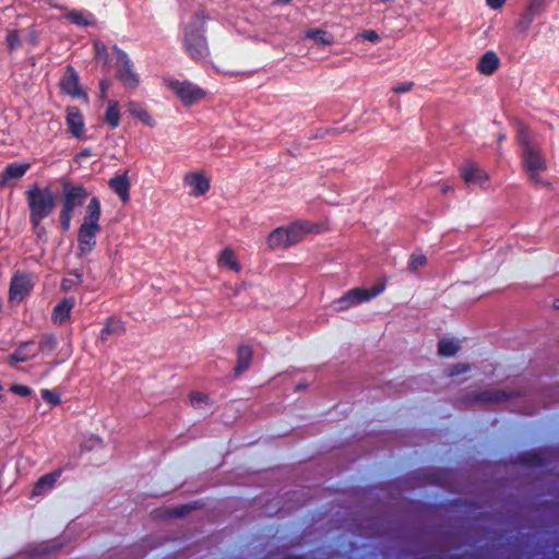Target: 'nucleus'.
Here are the masks:
<instances>
[{"instance_id": "11", "label": "nucleus", "mask_w": 559, "mask_h": 559, "mask_svg": "<svg viewBox=\"0 0 559 559\" xmlns=\"http://www.w3.org/2000/svg\"><path fill=\"white\" fill-rule=\"evenodd\" d=\"M546 8L547 3L540 0H530L515 24L516 29L521 33H526L534 20L539 16Z\"/></svg>"}, {"instance_id": "2", "label": "nucleus", "mask_w": 559, "mask_h": 559, "mask_svg": "<svg viewBox=\"0 0 559 559\" xmlns=\"http://www.w3.org/2000/svg\"><path fill=\"white\" fill-rule=\"evenodd\" d=\"M207 16L204 13H195L192 21L182 31V47L193 61H203L210 57V46L206 38Z\"/></svg>"}, {"instance_id": "14", "label": "nucleus", "mask_w": 559, "mask_h": 559, "mask_svg": "<svg viewBox=\"0 0 559 559\" xmlns=\"http://www.w3.org/2000/svg\"><path fill=\"white\" fill-rule=\"evenodd\" d=\"M316 225L308 221H297L289 226H284L286 231V240L292 247L302 240V238L314 230Z\"/></svg>"}, {"instance_id": "21", "label": "nucleus", "mask_w": 559, "mask_h": 559, "mask_svg": "<svg viewBox=\"0 0 559 559\" xmlns=\"http://www.w3.org/2000/svg\"><path fill=\"white\" fill-rule=\"evenodd\" d=\"M61 476V471H53L51 473L45 474L35 483L32 496L37 497L44 495L47 490L55 487L57 480Z\"/></svg>"}, {"instance_id": "52", "label": "nucleus", "mask_w": 559, "mask_h": 559, "mask_svg": "<svg viewBox=\"0 0 559 559\" xmlns=\"http://www.w3.org/2000/svg\"><path fill=\"white\" fill-rule=\"evenodd\" d=\"M554 307H555L556 309H559V300H556V301L554 302Z\"/></svg>"}, {"instance_id": "50", "label": "nucleus", "mask_w": 559, "mask_h": 559, "mask_svg": "<svg viewBox=\"0 0 559 559\" xmlns=\"http://www.w3.org/2000/svg\"><path fill=\"white\" fill-rule=\"evenodd\" d=\"M72 285V282L70 280H63L62 282V288L68 289Z\"/></svg>"}, {"instance_id": "15", "label": "nucleus", "mask_w": 559, "mask_h": 559, "mask_svg": "<svg viewBox=\"0 0 559 559\" xmlns=\"http://www.w3.org/2000/svg\"><path fill=\"white\" fill-rule=\"evenodd\" d=\"M108 187L117 194L122 203H128L130 201L131 183L128 171L110 178L108 181Z\"/></svg>"}, {"instance_id": "24", "label": "nucleus", "mask_w": 559, "mask_h": 559, "mask_svg": "<svg viewBox=\"0 0 559 559\" xmlns=\"http://www.w3.org/2000/svg\"><path fill=\"white\" fill-rule=\"evenodd\" d=\"M128 111L129 114L139 119L143 124L148 127H154L155 121L150 115V112L146 110V108L141 104L136 102H129L128 105Z\"/></svg>"}, {"instance_id": "9", "label": "nucleus", "mask_w": 559, "mask_h": 559, "mask_svg": "<svg viewBox=\"0 0 559 559\" xmlns=\"http://www.w3.org/2000/svg\"><path fill=\"white\" fill-rule=\"evenodd\" d=\"M33 288L34 282L32 274L22 272L14 273L10 282L9 301H23L31 294Z\"/></svg>"}, {"instance_id": "7", "label": "nucleus", "mask_w": 559, "mask_h": 559, "mask_svg": "<svg viewBox=\"0 0 559 559\" xmlns=\"http://www.w3.org/2000/svg\"><path fill=\"white\" fill-rule=\"evenodd\" d=\"M112 49L117 57V79L122 83V85L126 88H136L140 84V76L134 70L133 62L129 58L128 53L120 49L118 46H114Z\"/></svg>"}, {"instance_id": "41", "label": "nucleus", "mask_w": 559, "mask_h": 559, "mask_svg": "<svg viewBox=\"0 0 559 559\" xmlns=\"http://www.w3.org/2000/svg\"><path fill=\"white\" fill-rule=\"evenodd\" d=\"M468 370H469V365H467V364H455V365L450 367L449 376H451V377L459 376L461 373H465Z\"/></svg>"}, {"instance_id": "13", "label": "nucleus", "mask_w": 559, "mask_h": 559, "mask_svg": "<svg viewBox=\"0 0 559 559\" xmlns=\"http://www.w3.org/2000/svg\"><path fill=\"white\" fill-rule=\"evenodd\" d=\"M66 123L72 136L81 139L85 134V121L81 110L76 106L66 108Z\"/></svg>"}, {"instance_id": "35", "label": "nucleus", "mask_w": 559, "mask_h": 559, "mask_svg": "<svg viewBox=\"0 0 559 559\" xmlns=\"http://www.w3.org/2000/svg\"><path fill=\"white\" fill-rule=\"evenodd\" d=\"M427 264V258L424 254H412L408 261V270L411 272H417L419 267Z\"/></svg>"}, {"instance_id": "10", "label": "nucleus", "mask_w": 559, "mask_h": 559, "mask_svg": "<svg viewBox=\"0 0 559 559\" xmlns=\"http://www.w3.org/2000/svg\"><path fill=\"white\" fill-rule=\"evenodd\" d=\"M513 392L500 389L484 390L479 392H472L465 396V402L468 403H480V404H493L501 403L513 397Z\"/></svg>"}, {"instance_id": "33", "label": "nucleus", "mask_w": 559, "mask_h": 559, "mask_svg": "<svg viewBox=\"0 0 559 559\" xmlns=\"http://www.w3.org/2000/svg\"><path fill=\"white\" fill-rule=\"evenodd\" d=\"M5 44L10 52L21 48L22 41L17 29H9L5 37Z\"/></svg>"}, {"instance_id": "26", "label": "nucleus", "mask_w": 559, "mask_h": 559, "mask_svg": "<svg viewBox=\"0 0 559 559\" xmlns=\"http://www.w3.org/2000/svg\"><path fill=\"white\" fill-rule=\"evenodd\" d=\"M121 120L120 106L117 100H109L104 115V123L111 129L119 127Z\"/></svg>"}, {"instance_id": "34", "label": "nucleus", "mask_w": 559, "mask_h": 559, "mask_svg": "<svg viewBox=\"0 0 559 559\" xmlns=\"http://www.w3.org/2000/svg\"><path fill=\"white\" fill-rule=\"evenodd\" d=\"M68 19L80 26H87L91 25L92 22L88 20L87 15L81 11H71L68 14Z\"/></svg>"}, {"instance_id": "4", "label": "nucleus", "mask_w": 559, "mask_h": 559, "mask_svg": "<svg viewBox=\"0 0 559 559\" xmlns=\"http://www.w3.org/2000/svg\"><path fill=\"white\" fill-rule=\"evenodd\" d=\"M62 197L59 212V223L62 231H68L74 211L84 204L88 198V191L83 185H73L69 179L61 180Z\"/></svg>"}, {"instance_id": "22", "label": "nucleus", "mask_w": 559, "mask_h": 559, "mask_svg": "<svg viewBox=\"0 0 559 559\" xmlns=\"http://www.w3.org/2000/svg\"><path fill=\"white\" fill-rule=\"evenodd\" d=\"M124 332H126V328H124L123 322L116 317H109L106 320L105 325L100 331L99 338L102 342H106L109 338V336H111V335L120 336V335L124 334Z\"/></svg>"}, {"instance_id": "46", "label": "nucleus", "mask_w": 559, "mask_h": 559, "mask_svg": "<svg viewBox=\"0 0 559 559\" xmlns=\"http://www.w3.org/2000/svg\"><path fill=\"white\" fill-rule=\"evenodd\" d=\"M28 41L34 47L38 45V32H37L35 25H32L28 28Z\"/></svg>"}, {"instance_id": "32", "label": "nucleus", "mask_w": 559, "mask_h": 559, "mask_svg": "<svg viewBox=\"0 0 559 559\" xmlns=\"http://www.w3.org/2000/svg\"><path fill=\"white\" fill-rule=\"evenodd\" d=\"M58 346V340L55 334L47 333L40 337L38 343V352L43 354H49L53 352Z\"/></svg>"}, {"instance_id": "54", "label": "nucleus", "mask_w": 559, "mask_h": 559, "mask_svg": "<svg viewBox=\"0 0 559 559\" xmlns=\"http://www.w3.org/2000/svg\"><path fill=\"white\" fill-rule=\"evenodd\" d=\"M2 390H3V386H2V384L0 383V391H2ZM0 399H2V395H1V394H0Z\"/></svg>"}, {"instance_id": "19", "label": "nucleus", "mask_w": 559, "mask_h": 559, "mask_svg": "<svg viewBox=\"0 0 559 559\" xmlns=\"http://www.w3.org/2000/svg\"><path fill=\"white\" fill-rule=\"evenodd\" d=\"M75 305V300L73 298H64L59 301L52 309L51 320L55 324H63L67 320L70 319L71 310Z\"/></svg>"}, {"instance_id": "38", "label": "nucleus", "mask_w": 559, "mask_h": 559, "mask_svg": "<svg viewBox=\"0 0 559 559\" xmlns=\"http://www.w3.org/2000/svg\"><path fill=\"white\" fill-rule=\"evenodd\" d=\"M209 400L207 395L200 392H192L190 394V402L193 407H200L202 403H206Z\"/></svg>"}, {"instance_id": "23", "label": "nucleus", "mask_w": 559, "mask_h": 559, "mask_svg": "<svg viewBox=\"0 0 559 559\" xmlns=\"http://www.w3.org/2000/svg\"><path fill=\"white\" fill-rule=\"evenodd\" d=\"M252 348L249 345H240L237 350V364L234 369L235 374L239 376L250 368L252 361Z\"/></svg>"}, {"instance_id": "30", "label": "nucleus", "mask_w": 559, "mask_h": 559, "mask_svg": "<svg viewBox=\"0 0 559 559\" xmlns=\"http://www.w3.org/2000/svg\"><path fill=\"white\" fill-rule=\"evenodd\" d=\"M218 263L229 267L235 272H239L241 269L235 252L229 248H225L222 251Z\"/></svg>"}, {"instance_id": "49", "label": "nucleus", "mask_w": 559, "mask_h": 559, "mask_svg": "<svg viewBox=\"0 0 559 559\" xmlns=\"http://www.w3.org/2000/svg\"><path fill=\"white\" fill-rule=\"evenodd\" d=\"M91 155H92V151L90 148H84L83 151L80 152L79 157L85 158V157H90Z\"/></svg>"}, {"instance_id": "27", "label": "nucleus", "mask_w": 559, "mask_h": 559, "mask_svg": "<svg viewBox=\"0 0 559 559\" xmlns=\"http://www.w3.org/2000/svg\"><path fill=\"white\" fill-rule=\"evenodd\" d=\"M267 246L274 250L276 248H288V240H286V231L284 226L275 228L266 238Z\"/></svg>"}, {"instance_id": "45", "label": "nucleus", "mask_w": 559, "mask_h": 559, "mask_svg": "<svg viewBox=\"0 0 559 559\" xmlns=\"http://www.w3.org/2000/svg\"><path fill=\"white\" fill-rule=\"evenodd\" d=\"M109 87H110V82L107 79H103L99 82V98L100 99H105L107 97Z\"/></svg>"}, {"instance_id": "51", "label": "nucleus", "mask_w": 559, "mask_h": 559, "mask_svg": "<svg viewBox=\"0 0 559 559\" xmlns=\"http://www.w3.org/2000/svg\"><path fill=\"white\" fill-rule=\"evenodd\" d=\"M74 275L76 276L78 282H79V283H81V282H82V276H83V274H82L81 272H79V271H75V272H74Z\"/></svg>"}, {"instance_id": "44", "label": "nucleus", "mask_w": 559, "mask_h": 559, "mask_svg": "<svg viewBox=\"0 0 559 559\" xmlns=\"http://www.w3.org/2000/svg\"><path fill=\"white\" fill-rule=\"evenodd\" d=\"M413 87H414L413 82H403V83H400V84L395 85L394 87H392V91L395 94H401V93H406V92L412 91Z\"/></svg>"}, {"instance_id": "18", "label": "nucleus", "mask_w": 559, "mask_h": 559, "mask_svg": "<svg viewBox=\"0 0 559 559\" xmlns=\"http://www.w3.org/2000/svg\"><path fill=\"white\" fill-rule=\"evenodd\" d=\"M500 67V58L492 51H486L477 62V71L484 75H492Z\"/></svg>"}, {"instance_id": "36", "label": "nucleus", "mask_w": 559, "mask_h": 559, "mask_svg": "<svg viewBox=\"0 0 559 559\" xmlns=\"http://www.w3.org/2000/svg\"><path fill=\"white\" fill-rule=\"evenodd\" d=\"M41 399L52 406H57L61 403L60 395L49 389H43L40 391Z\"/></svg>"}, {"instance_id": "47", "label": "nucleus", "mask_w": 559, "mask_h": 559, "mask_svg": "<svg viewBox=\"0 0 559 559\" xmlns=\"http://www.w3.org/2000/svg\"><path fill=\"white\" fill-rule=\"evenodd\" d=\"M486 2L491 9L498 10L506 4L507 0H486Z\"/></svg>"}, {"instance_id": "8", "label": "nucleus", "mask_w": 559, "mask_h": 559, "mask_svg": "<svg viewBox=\"0 0 559 559\" xmlns=\"http://www.w3.org/2000/svg\"><path fill=\"white\" fill-rule=\"evenodd\" d=\"M168 87L185 106H191L205 97V91L189 81H169Z\"/></svg>"}, {"instance_id": "29", "label": "nucleus", "mask_w": 559, "mask_h": 559, "mask_svg": "<svg viewBox=\"0 0 559 559\" xmlns=\"http://www.w3.org/2000/svg\"><path fill=\"white\" fill-rule=\"evenodd\" d=\"M460 348L461 346L459 342L452 338H441L438 343V353L442 357H452L460 350Z\"/></svg>"}, {"instance_id": "17", "label": "nucleus", "mask_w": 559, "mask_h": 559, "mask_svg": "<svg viewBox=\"0 0 559 559\" xmlns=\"http://www.w3.org/2000/svg\"><path fill=\"white\" fill-rule=\"evenodd\" d=\"M185 183L192 190L190 192L193 197L205 194L210 190V180L200 173H191L185 177Z\"/></svg>"}, {"instance_id": "25", "label": "nucleus", "mask_w": 559, "mask_h": 559, "mask_svg": "<svg viewBox=\"0 0 559 559\" xmlns=\"http://www.w3.org/2000/svg\"><path fill=\"white\" fill-rule=\"evenodd\" d=\"M515 462L528 467H543L546 465V460L543 453L537 451L521 453L516 456Z\"/></svg>"}, {"instance_id": "3", "label": "nucleus", "mask_w": 559, "mask_h": 559, "mask_svg": "<svg viewBox=\"0 0 559 559\" xmlns=\"http://www.w3.org/2000/svg\"><path fill=\"white\" fill-rule=\"evenodd\" d=\"M100 216V201L93 197L85 207L83 223L78 230V258L86 257L95 249L97 234L102 230Z\"/></svg>"}, {"instance_id": "6", "label": "nucleus", "mask_w": 559, "mask_h": 559, "mask_svg": "<svg viewBox=\"0 0 559 559\" xmlns=\"http://www.w3.org/2000/svg\"><path fill=\"white\" fill-rule=\"evenodd\" d=\"M384 283H378L371 288H353L338 299L334 300L333 307L336 311H344L359 304L371 300L383 293Z\"/></svg>"}, {"instance_id": "12", "label": "nucleus", "mask_w": 559, "mask_h": 559, "mask_svg": "<svg viewBox=\"0 0 559 559\" xmlns=\"http://www.w3.org/2000/svg\"><path fill=\"white\" fill-rule=\"evenodd\" d=\"M59 85L61 91L71 97H86V94L81 88L79 74L72 66H67Z\"/></svg>"}, {"instance_id": "28", "label": "nucleus", "mask_w": 559, "mask_h": 559, "mask_svg": "<svg viewBox=\"0 0 559 559\" xmlns=\"http://www.w3.org/2000/svg\"><path fill=\"white\" fill-rule=\"evenodd\" d=\"M33 345L32 341L24 342L17 346L9 358L10 364L25 362L32 359L36 354H28L27 348Z\"/></svg>"}, {"instance_id": "42", "label": "nucleus", "mask_w": 559, "mask_h": 559, "mask_svg": "<svg viewBox=\"0 0 559 559\" xmlns=\"http://www.w3.org/2000/svg\"><path fill=\"white\" fill-rule=\"evenodd\" d=\"M194 507L192 504H182L171 510V515L174 516H185L187 515Z\"/></svg>"}, {"instance_id": "37", "label": "nucleus", "mask_w": 559, "mask_h": 559, "mask_svg": "<svg viewBox=\"0 0 559 559\" xmlns=\"http://www.w3.org/2000/svg\"><path fill=\"white\" fill-rule=\"evenodd\" d=\"M45 218H29L32 230L38 239H43L46 236V228L41 225Z\"/></svg>"}, {"instance_id": "39", "label": "nucleus", "mask_w": 559, "mask_h": 559, "mask_svg": "<svg viewBox=\"0 0 559 559\" xmlns=\"http://www.w3.org/2000/svg\"><path fill=\"white\" fill-rule=\"evenodd\" d=\"M94 48H95V53H96V57L99 58V59H104L105 61H107L108 59V49H107V46L100 41H96L94 44Z\"/></svg>"}, {"instance_id": "5", "label": "nucleus", "mask_w": 559, "mask_h": 559, "mask_svg": "<svg viewBox=\"0 0 559 559\" xmlns=\"http://www.w3.org/2000/svg\"><path fill=\"white\" fill-rule=\"evenodd\" d=\"M29 218H48L57 206V197L50 188H40L37 183L32 185L25 191Z\"/></svg>"}, {"instance_id": "16", "label": "nucleus", "mask_w": 559, "mask_h": 559, "mask_svg": "<svg viewBox=\"0 0 559 559\" xmlns=\"http://www.w3.org/2000/svg\"><path fill=\"white\" fill-rule=\"evenodd\" d=\"M31 168L28 163H10L0 174V187H5L9 181L21 179Z\"/></svg>"}, {"instance_id": "40", "label": "nucleus", "mask_w": 559, "mask_h": 559, "mask_svg": "<svg viewBox=\"0 0 559 559\" xmlns=\"http://www.w3.org/2000/svg\"><path fill=\"white\" fill-rule=\"evenodd\" d=\"M10 391L17 394V395H21V396H28L32 394L33 390L27 386V385H23V384H14L10 388Z\"/></svg>"}, {"instance_id": "48", "label": "nucleus", "mask_w": 559, "mask_h": 559, "mask_svg": "<svg viewBox=\"0 0 559 559\" xmlns=\"http://www.w3.org/2000/svg\"><path fill=\"white\" fill-rule=\"evenodd\" d=\"M336 130H318V132L310 136V139H320V138H323L325 134L330 133V132H335Z\"/></svg>"}, {"instance_id": "53", "label": "nucleus", "mask_w": 559, "mask_h": 559, "mask_svg": "<svg viewBox=\"0 0 559 559\" xmlns=\"http://www.w3.org/2000/svg\"><path fill=\"white\" fill-rule=\"evenodd\" d=\"M305 388H306V385H302V384H298L297 385V390H301V389H305Z\"/></svg>"}, {"instance_id": "43", "label": "nucleus", "mask_w": 559, "mask_h": 559, "mask_svg": "<svg viewBox=\"0 0 559 559\" xmlns=\"http://www.w3.org/2000/svg\"><path fill=\"white\" fill-rule=\"evenodd\" d=\"M360 37L371 43H377L380 39L379 34L373 29L364 31L362 33H360Z\"/></svg>"}, {"instance_id": "31", "label": "nucleus", "mask_w": 559, "mask_h": 559, "mask_svg": "<svg viewBox=\"0 0 559 559\" xmlns=\"http://www.w3.org/2000/svg\"><path fill=\"white\" fill-rule=\"evenodd\" d=\"M306 37L324 46H331L333 44V36L320 28L309 29L306 33Z\"/></svg>"}, {"instance_id": "20", "label": "nucleus", "mask_w": 559, "mask_h": 559, "mask_svg": "<svg viewBox=\"0 0 559 559\" xmlns=\"http://www.w3.org/2000/svg\"><path fill=\"white\" fill-rule=\"evenodd\" d=\"M462 177L466 183L479 182L480 185L488 181L489 177L486 171L481 170L475 163L467 162L462 168Z\"/></svg>"}, {"instance_id": "1", "label": "nucleus", "mask_w": 559, "mask_h": 559, "mask_svg": "<svg viewBox=\"0 0 559 559\" xmlns=\"http://www.w3.org/2000/svg\"><path fill=\"white\" fill-rule=\"evenodd\" d=\"M518 141L522 148V166L530 181L535 185L543 183L540 174L547 169V160L540 145L533 139L530 129L525 124L519 126Z\"/></svg>"}]
</instances>
